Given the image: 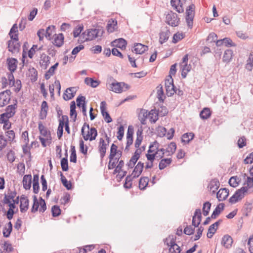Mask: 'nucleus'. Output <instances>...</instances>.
<instances>
[{
  "label": "nucleus",
  "mask_w": 253,
  "mask_h": 253,
  "mask_svg": "<svg viewBox=\"0 0 253 253\" xmlns=\"http://www.w3.org/2000/svg\"><path fill=\"white\" fill-rule=\"evenodd\" d=\"M82 135L84 140L89 139L90 141L94 140L97 135V131L96 128L89 127L88 124L84 123L81 130Z\"/></svg>",
  "instance_id": "obj_1"
},
{
  "label": "nucleus",
  "mask_w": 253,
  "mask_h": 253,
  "mask_svg": "<svg viewBox=\"0 0 253 253\" xmlns=\"http://www.w3.org/2000/svg\"><path fill=\"white\" fill-rule=\"evenodd\" d=\"M176 237L169 235L168 238L164 239V243L170 247L169 250V253H180V247L175 243Z\"/></svg>",
  "instance_id": "obj_2"
},
{
  "label": "nucleus",
  "mask_w": 253,
  "mask_h": 253,
  "mask_svg": "<svg viewBox=\"0 0 253 253\" xmlns=\"http://www.w3.org/2000/svg\"><path fill=\"white\" fill-rule=\"evenodd\" d=\"M118 146L115 144L113 143L111 145L110 148V153L109 156V162L108 165V169H112L115 167V162H112L114 158L116 156L120 155V157L122 156V152L120 150H118Z\"/></svg>",
  "instance_id": "obj_3"
},
{
  "label": "nucleus",
  "mask_w": 253,
  "mask_h": 253,
  "mask_svg": "<svg viewBox=\"0 0 253 253\" xmlns=\"http://www.w3.org/2000/svg\"><path fill=\"white\" fill-rule=\"evenodd\" d=\"M195 5L193 3L190 4L186 9V21L188 27L192 28L193 19L195 16Z\"/></svg>",
  "instance_id": "obj_4"
},
{
  "label": "nucleus",
  "mask_w": 253,
  "mask_h": 253,
  "mask_svg": "<svg viewBox=\"0 0 253 253\" xmlns=\"http://www.w3.org/2000/svg\"><path fill=\"white\" fill-rule=\"evenodd\" d=\"M100 31V30L96 29H90L86 30L82 34L83 39H84V41H82V42L91 41L98 36H101L103 34V31H101V35H99Z\"/></svg>",
  "instance_id": "obj_5"
},
{
  "label": "nucleus",
  "mask_w": 253,
  "mask_h": 253,
  "mask_svg": "<svg viewBox=\"0 0 253 253\" xmlns=\"http://www.w3.org/2000/svg\"><path fill=\"white\" fill-rule=\"evenodd\" d=\"M180 18L178 15L172 11H170L166 15V22L171 27L178 26L180 23Z\"/></svg>",
  "instance_id": "obj_6"
},
{
  "label": "nucleus",
  "mask_w": 253,
  "mask_h": 253,
  "mask_svg": "<svg viewBox=\"0 0 253 253\" xmlns=\"http://www.w3.org/2000/svg\"><path fill=\"white\" fill-rule=\"evenodd\" d=\"M110 89L116 93H121L128 90L130 86L125 83H112L110 84Z\"/></svg>",
  "instance_id": "obj_7"
},
{
  "label": "nucleus",
  "mask_w": 253,
  "mask_h": 253,
  "mask_svg": "<svg viewBox=\"0 0 253 253\" xmlns=\"http://www.w3.org/2000/svg\"><path fill=\"white\" fill-rule=\"evenodd\" d=\"M11 94L10 90L7 89L0 92V106L3 107L9 103L10 100V96Z\"/></svg>",
  "instance_id": "obj_8"
},
{
  "label": "nucleus",
  "mask_w": 253,
  "mask_h": 253,
  "mask_svg": "<svg viewBox=\"0 0 253 253\" xmlns=\"http://www.w3.org/2000/svg\"><path fill=\"white\" fill-rule=\"evenodd\" d=\"M8 51L12 53H18L20 50V43L16 41L9 40L7 42Z\"/></svg>",
  "instance_id": "obj_9"
},
{
  "label": "nucleus",
  "mask_w": 253,
  "mask_h": 253,
  "mask_svg": "<svg viewBox=\"0 0 253 253\" xmlns=\"http://www.w3.org/2000/svg\"><path fill=\"white\" fill-rule=\"evenodd\" d=\"M13 104L8 105L5 109V115H6L9 118L13 117L16 113V109L17 108V101L15 99Z\"/></svg>",
  "instance_id": "obj_10"
},
{
  "label": "nucleus",
  "mask_w": 253,
  "mask_h": 253,
  "mask_svg": "<svg viewBox=\"0 0 253 253\" xmlns=\"http://www.w3.org/2000/svg\"><path fill=\"white\" fill-rule=\"evenodd\" d=\"M202 213L200 209H196L193 216L192 224L194 227H198L202 220Z\"/></svg>",
  "instance_id": "obj_11"
},
{
  "label": "nucleus",
  "mask_w": 253,
  "mask_h": 253,
  "mask_svg": "<svg viewBox=\"0 0 253 253\" xmlns=\"http://www.w3.org/2000/svg\"><path fill=\"white\" fill-rule=\"evenodd\" d=\"M126 45V41L123 38L116 39L111 42V46L120 48L122 50H125Z\"/></svg>",
  "instance_id": "obj_12"
},
{
  "label": "nucleus",
  "mask_w": 253,
  "mask_h": 253,
  "mask_svg": "<svg viewBox=\"0 0 253 253\" xmlns=\"http://www.w3.org/2000/svg\"><path fill=\"white\" fill-rule=\"evenodd\" d=\"M38 128L40 134L46 138V140H51V133L49 130L47 129L42 124V122H40L38 124Z\"/></svg>",
  "instance_id": "obj_13"
},
{
  "label": "nucleus",
  "mask_w": 253,
  "mask_h": 253,
  "mask_svg": "<svg viewBox=\"0 0 253 253\" xmlns=\"http://www.w3.org/2000/svg\"><path fill=\"white\" fill-rule=\"evenodd\" d=\"M153 110H152L151 111L148 112L147 110L143 109L140 110L138 117L142 125H144L146 124V119L150 115H153Z\"/></svg>",
  "instance_id": "obj_14"
},
{
  "label": "nucleus",
  "mask_w": 253,
  "mask_h": 253,
  "mask_svg": "<svg viewBox=\"0 0 253 253\" xmlns=\"http://www.w3.org/2000/svg\"><path fill=\"white\" fill-rule=\"evenodd\" d=\"M106 102L103 101L101 102L100 110L101 114L104 117L105 122L107 123H111L112 119L110 117L109 113L106 111Z\"/></svg>",
  "instance_id": "obj_15"
},
{
  "label": "nucleus",
  "mask_w": 253,
  "mask_h": 253,
  "mask_svg": "<svg viewBox=\"0 0 253 253\" xmlns=\"http://www.w3.org/2000/svg\"><path fill=\"white\" fill-rule=\"evenodd\" d=\"M148 49V46L140 43H135L134 44L133 49L132 51L136 54H142Z\"/></svg>",
  "instance_id": "obj_16"
},
{
  "label": "nucleus",
  "mask_w": 253,
  "mask_h": 253,
  "mask_svg": "<svg viewBox=\"0 0 253 253\" xmlns=\"http://www.w3.org/2000/svg\"><path fill=\"white\" fill-rule=\"evenodd\" d=\"M160 151L162 152L161 154H160V153H159L158 152H155V153L153 154L148 153L146 155L147 160L150 161L151 163H153L156 157L159 159H162L165 154V149H160Z\"/></svg>",
  "instance_id": "obj_17"
},
{
  "label": "nucleus",
  "mask_w": 253,
  "mask_h": 253,
  "mask_svg": "<svg viewBox=\"0 0 253 253\" xmlns=\"http://www.w3.org/2000/svg\"><path fill=\"white\" fill-rule=\"evenodd\" d=\"M229 191L226 188H221L216 193V198L219 201L225 200L229 195Z\"/></svg>",
  "instance_id": "obj_18"
},
{
  "label": "nucleus",
  "mask_w": 253,
  "mask_h": 253,
  "mask_svg": "<svg viewBox=\"0 0 253 253\" xmlns=\"http://www.w3.org/2000/svg\"><path fill=\"white\" fill-rule=\"evenodd\" d=\"M107 144L102 138L99 139L98 151L100 153V158L102 159L105 156Z\"/></svg>",
  "instance_id": "obj_19"
},
{
  "label": "nucleus",
  "mask_w": 253,
  "mask_h": 253,
  "mask_svg": "<svg viewBox=\"0 0 253 253\" xmlns=\"http://www.w3.org/2000/svg\"><path fill=\"white\" fill-rule=\"evenodd\" d=\"M8 69L10 72H14L17 68V60L14 58H8L6 60Z\"/></svg>",
  "instance_id": "obj_20"
},
{
  "label": "nucleus",
  "mask_w": 253,
  "mask_h": 253,
  "mask_svg": "<svg viewBox=\"0 0 253 253\" xmlns=\"http://www.w3.org/2000/svg\"><path fill=\"white\" fill-rule=\"evenodd\" d=\"M144 168V163L139 162L135 167L131 175L134 178L138 177L142 173Z\"/></svg>",
  "instance_id": "obj_21"
},
{
  "label": "nucleus",
  "mask_w": 253,
  "mask_h": 253,
  "mask_svg": "<svg viewBox=\"0 0 253 253\" xmlns=\"http://www.w3.org/2000/svg\"><path fill=\"white\" fill-rule=\"evenodd\" d=\"M233 242V240L232 237L227 234L223 237L221 244L226 249H229L231 247Z\"/></svg>",
  "instance_id": "obj_22"
},
{
  "label": "nucleus",
  "mask_w": 253,
  "mask_h": 253,
  "mask_svg": "<svg viewBox=\"0 0 253 253\" xmlns=\"http://www.w3.org/2000/svg\"><path fill=\"white\" fill-rule=\"evenodd\" d=\"M18 27L16 24H14L11 28L9 35L11 40L18 42Z\"/></svg>",
  "instance_id": "obj_23"
},
{
  "label": "nucleus",
  "mask_w": 253,
  "mask_h": 253,
  "mask_svg": "<svg viewBox=\"0 0 253 253\" xmlns=\"http://www.w3.org/2000/svg\"><path fill=\"white\" fill-rule=\"evenodd\" d=\"M32 175L31 174L25 175L23 179V188L25 190H29L31 187Z\"/></svg>",
  "instance_id": "obj_24"
},
{
  "label": "nucleus",
  "mask_w": 253,
  "mask_h": 253,
  "mask_svg": "<svg viewBox=\"0 0 253 253\" xmlns=\"http://www.w3.org/2000/svg\"><path fill=\"white\" fill-rule=\"evenodd\" d=\"M48 110V106L47 102L46 101H43L41 105V111L40 115L41 119L43 120L46 118Z\"/></svg>",
  "instance_id": "obj_25"
},
{
  "label": "nucleus",
  "mask_w": 253,
  "mask_h": 253,
  "mask_svg": "<svg viewBox=\"0 0 253 253\" xmlns=\"http://www.w3.org/2000/svg\"><path fill=\"white\" fill-rule=\"evenodd\" d=\"M170 3L171 6L173 7L178 13H182L184 12V9L180 0H171Z\"/></svg>",
  "instance_id": "obj_26"
},
{
  "label": "nucleus",
  "mask_w": 253,
  "mask_h": 253,
  "mask_svg": "<svg viewBox=\"0 0 253 253\" xmlns=\"http://www.w3.org/2000/svg\"><path fill=\"white\" fill-rule=\"evenodd\" d=\"M66 91L68 94L64 93L63 98L65 100H68L72 99L74 97L76 90L75 89V87H72L68 88Z\"/></svg>",
  "instance_id": "obj_27"
},
{
  "label": "nucleus",
  "mask_w": 253,
  "mask_h": 253,
  "mask_svg": "<svg viewBox=\"0 0 253 253\" xmlns=\"http://www.w3.org/2000/svg\"><path fill=\"white\" fill-rule=\"evenodd\" d=\"M55 37L53 43L57 47H61L64 43V35L62 33H60L58 35H55Z\"/></svg>",
  "instance_id": "obj_28"
},
{
  "label": "nucleus",
  "mask_w": 253,
  "mask_h": 253,
  "mask_svg": "<svg viewBox=\"0 0 253 253\" xmlns=\"http://www.w3.org/2000/svg\"><path fill=\"white\" fill-rule=\"evenodd\" d=\"M220 185L218 180L214 178L211 180L209 185L208 187L212 191V194L215 193L216 191L218 189Z\"/></svg>",
  "instance_id": "obj_29"
},
{
  "label": "nucleus",
  "mask_w": 253,
  "mask_h": 253,
  "mask_svg": "<svg viewBox=\"0 0 253 253\" xmlns=\"http://www.w3.org/2000/svg\"><path fill=\"white\" fill-rule=\"evenodd\" d=\"M50 58L45 54L41 55V60L40 62V65L44 69H46L50 63Z\"/></svg>",
  "instance_id": "obj_30"
},
{
  "label": "nucleus",
  "mask_w": 253,
  "mask_h": 253,
  "mask_svg": "<svg viewBox=\"0 0 253 253\" xmlns=\"http://www.w3.org/2000/svg\"><path fill=\"white\" fill-rule=\"evenodd\" d=\"M224 204H219L214 209L211 215V218L212 219H215L224 210Z\"/></svg>",
  "instance_id": "obj_31"
},
{
  "label": "nucleus",
  "mask_w": 253,
  "mask_h": 253,
  "mask_svg": "<svg viewBox=\"0 0 253 253\" xmlns=\"http://www.w3.org/2000/svg\"><path fill=\"white\" fill-rule=\"evenodd\" d=\"M117 28V21L116 20L111 19L109 20L107 25V29L108 32L113 33Z\"/></svg>",
  "instance_id": "obj_32"
},
{
  "label": "nucleus",
  "mask_w": 253,
  "mask_h": 253,
  "mask_svg": "<svg viewBox=\"0 0 253 253\" xmlns=\"http://www.w3.org/2000/svg\"><path fill=\"white\" fill-rule=\"evenodd\" d=\"M233 56V52L231 49H227L224 51L222 60L224 62L228 63L230 62Z\"/></svg>",
  "instance_id": "obj_33"
},
{
  "label": "nucleus",
  "mask_w": 253,
  "mask_h": 253,
  "mask_svg": "<svg viewBox=\"0 0 253 253\" xmlns=\"http://www.w3.org/2000/svg\"><path fill=\"white\" fill-rule=\"evenodd\" d=\"M176 149V145L175 142H171L166 148L165 149V153H168L166 155L167 156H171L173 154H174Z\"/></svg>",
  "instance_id": "obj_34"
},
{
  "label": "nucleus",
  "mask_w": 253,
  "mask_h": 253,
  "mask_svg": "<svg viewBox=\"0 0 253 253\" xmlns=\"http://www.w3.org/2000/svg\"><path fill=\"white\" fill-rule=\"evenodd\" d=\"M169 30L167 29L165 32L162 31L160 33L159 42L161 44L165 42L169 39Z\"/></svg>",
  "instance_id": "obj_35"
},
{
  "label": "nucleus",
  "mask_w": 253,
  "mask_h": 253,
  "mask_svg": "<svg viewBox=\"0 0 253 253\" xmlns=\"http://www.w3.org/2000/svg\"><path fill=\"white\" fill-rule=\"evenodd\" d=\"M172 162L171 158L162 159L159 163V168L160 170L164 169L167 166L169 165Z\"/></svg>",
  "instance_id": "obj_36"
},
{
  "label": "nucleus",
  "mask_w": 253,
  "mask_h": 253,
  "mask_svg": "<svg viewBox=\"0 0 253 253\" xmlns=\"http://www.w3.org/2000/svg\"><path fill=\"white\" fill-rule=\"evenodd\" d=\"M159 143L155 140L152 143H151L149 147V149L148 150V153H155V152H158L160 151V149H159Z\"/></svg>",
  "instance_id": "obj_37"
},
{
  "label": "nucleus",
  "mask_w": 253,
  "mask_h": 253,
  "mask_svg": "<svg viewBox=\"0 0 253 253\" xmlns=\"http://www.w3.org/2000/svg\"><path fill=\"white\" fill-rule=\"evenodd\" d=\"M76 108L75 101H72L70 104V116L71 118H73V122H75L77 119V113L76 111Z\"/></svg>",
  "instance_id": "obj_38"
},
{
  "label": "nucleus",
  "mask_w": 253,
  "mask_h": 253,
  "mask_svg": "<svg viewBox=\"0 0 253 253\" xmlns=\"http://www.w3.org/2000/svg\"><path fill=\"white\" fill-rule=\"evenodd\" d=\"M194 134L192 132L185 133L182 135L181 140L182 142L189 143L193 139Z\"/></svg>",
  "instance_id": "obj_39"
},
{
  "label": "nucleus",
  "mask_w": 253,
  "mask_h": 253,
  "mask_svg": "<svg viewBox=\"0 0 253 253\" xmlns=\"http://www.w3.org/2000/svg\"><path fill=\"white\" fill-rule=\"evenodd\" d=\"M149 182L148 177H141L139 181V187L141 190H144L147 186Z\"/></svg>",
  "instance_id": "obj_40"
},
{
  "label": "nucleus",
  "mask_w": 253,
  "mask_h": 253,
  "mask_svg": "<svg viewBox=\"0 0 253 253\" xmlns=\"http://www.w3.org/2000/svg\"><path fill=\"white\" fill-rule=\"evenodd\" d=\"M211 116V112L209 108H204L200 114V116L203 120H206L208 119Z\"/></svg>",
  "instance_id": "obj_41"
},
{
  "label": "nucleus",
  "mask_w": 253,
  "mask_h": 253,
  "mask_svg": "<svg viewBox=\"0 0 253 253\" xmlns=\"http://www.w3.org/2000/svg\"><path fill=\"white\" fill-rule=\"evenodd\" d=\"M84 83L92 87H96L99 85V82L97 80H94L92 78L88 77L85 79Z\"/></svg>",
  "instance_id": "obj_42"
},
{
  "label": "nucleus",
  "mask_w": 253,
  "mask_h": 253,
  "mask_svg": "<svg viewBox=\"0 0 253 253\" xmlns=\"http://www.w3.org/2000/svg\"><path fill=\"white\" fill-rule=\"evenodd\" d=\"M29 77H31L32 82H36L38 79V72L34 67L30 68L28 69Z\"/></svg>",
  "instance_id": "obj_43"
},
{
  "label": "nucleus",
  "mask_w": 253,
  "mask_h": 253,
  "mask_svg": "<svg viewBox=\"0 0 253 253\" xmlns=\"http://www.w3.org/2000/svg\"><path fill=\"white\" fill-rule=\"evenodd\" d=\"M7 228L6 227H4L2 233L3 236L6 238L9 237L12 230V224L10 221L7 223Z\"/></svg>",
  "instance_id": "obj_44"
},
{
  "label": "nucleus",
  "mask_w": 253,
  "mask_h": 253,
  "mask_svg": "<svg viewBox=\"0 0 253 253\" xmlns=\"http://www.w3.org/2000/svg\"><path fill=\"white\" fill-rule=\"evenodd\" d=\"M246 68L249 71H251L253 68V51H251L246 65Z\"/></svg>",
  "instance_id": "obj_45"
},
{
  "label": "nucleus",
  "mask_w": 253,
  "mask_h": 253,
  "mask_svg": "<svg viewBox=\"0 0 253 253\" xmlns=\"http://www.w3.org/2000/svg\"><path fill=\"white\" fill-rule=\"evenodd\" d=\"M248 191V188L244 186L237 190L234 193L240 200L242 199L245 196V193Z\"/></svg>",
  "instance_id": "obj_46"
},
{
  "label": "nucleus",
  "mask_w": 253,
  "mask_h": 253,
  "mask_svg": "<svg viewBox=\"0 0 253 253\" xmlns=\"http://www.w3.org/2000/svg\"><path fill=\"white\" fill-rule=\"evenodd\" d=\"M247 177V180L244 182V185H247L245 187H247L248 190L249 189L253 188V177L248 176L246 173L244 174V177Z\"/></svg>",
  "instance_id": "obj_47"
},
{
  "label": "nucleus",
  "mask_w": 253,
  "mask_h": 253,
  "mask_svg": "<svg viewBox=\"0 0 253 253\" xmlns=\"http://www.w3.org/2000/svg\"><path fill=\"white\" fill-rule=\"evenodd\" d=\"M134 178L132 175H128L126 177L124 187L126 189H130L132 187V181Z\"/></svg>",
  "instance_id": "obj_48"
},
{
  "label": "nucleus",
  "mask_w": 253,
  "mask_h": 253,
  "mask_svg": "<svg viewBox=\"0 0 253 253\" xmlns=\"http://www.w3.org/2000/svg\"><path fill=\"white\" fill-rule=\"evenodd\" d=\"M68 154L67 150H66V157L62 158L61 160V166L63 171H66L68 170Z\"/></svg>",
  "instance_id": "obj_49"
},
{
  "label": "nucleus",
  "mask_w": 253,
  "mask_h": 253,
  "mask_svg": "<svg viewBox=\"0 0 253 253\" xmlns=\"http://www.w3.org/2000/svg\"><path fill=\"white\" fill-rule=\"evenodd\" d=\"M29 200L26 199V201H21L20 205V211L22 213L26 212L29 208Z\"/></svg>",
  "instance_id": "obj_50"
},
{
  "label": "nucleus",
  "mask_w": 253,
  "mask_h": 253,
  "mask_svg": "<svg viewBox=\"0 0 253 253\" xmlns=\"http://www.w3.org/2000/svg\"><path fill=\"white\" fill-rule=\"evenodd\" d=\"M211 207V203H210L209 202H206L204 204L202 211L203 215L204 216H206L209 214Z\"/></svg>",
  "instance_id": "obj_51"
},
{
  "label": "nucleus",
  "mask_w": 253,
  "mask_h": 253,
  "mask_svg": "<svg viewBox=\"0 0 253 253\" xmlns=\"http://www.w3.org/2000/svg\"><path fill=\"white\" fill-rule=\"evenodd\" d=\"M64 126V122H63L62 121H59V124L57 131V137L59 139H60L63 135Z\"/></svg>",
  "instance_id": "obj_52"
},
{
  "label": "nucleus",
  "mask_w": 253,
  "mask_h": 253,
  "mask_svg": "<svg viewBox=\"0 0 253 253\" xmlns=\"http://www.w3.org/2000/svg\"><path fill=\"white\" fill-rule=\"evenodd\" d=\"M52 215L53 217H57L60 215L61 210L57 205H54L51 208Z\"/></svg>",
  "instance_id": "obj_53"
},
{
  "label": "nucleus",
  "mask_w": 253,
  "mask_h": 253,
  "mask_svg": "<svg viewBox=\"0 0 253 253\" xmlns=\"http://www.w3.org/2000/svg\"><path fill=\"white\" fill-rule=\"evenodd\" d=\"M166 89V94L168 96H172L176 92L175 87L174 85H169L165 86Z\"/></svg>",
  "instance_id": "obj_54"
},
{
  "label": "nucleus",
  "mask_w": 253,
  "mask_h": 253,
  "mask_svg": "<svg viewBox=\"0 0 253 253\" xmlns=\"http://www.w3.org/2000/svg\"><path fill=\"white\" fill-rule=\"evenodd\" d=\"M157 94L159 100L161 102H163L164 99L165 98V96H164V98H163V97L164 96V93L163 89V87L161 84H160L157 86Z\"/></svg>",
  "instance_id": "obj_55"
},
{
  "label": "nucleus",
  "mask_w": 253,
  "mask_h": 253,
  "mask_svg": "<svg viewBox=\"0 0 253 253\" xmlns=\"http://www.w3.org/2000/svg\"><path fill=\"white\" fill-rule=\"evenodd\" d=\"M84 26L83 24H79L73 31V35L75 38L78 37L81 32L83 30Z\"/></svg>",
  "instance_id": "obj_56"
},
{
  "label": "nucleus",
  "mask_w": 253,
  "mask_h": 253,
  "mask_svg": "<svg viewBox=\"0 0 253 253\" xmlns=\"http://www.w3.org/2000/svg\"><path fill=\"white\" fill-rule=\"evenodd\" d=\"M195 227L193 225H187L184 228L183 232L186 235H191L194 233Z\"/></svg>",
  "instance_id": "obj_57"
},
{
  "label": "nucleus",
  "mask_w": 253,
  "mask_h": 253,
  "mask_svg": "<svg viewBox=\"0 0 253 253\" xmlns=\"http://www.w3.org/2000/svg\"><path fill=\"white\" fill-rule=\"evenodd\" d=\"M238 178L237 176L231 177L229 180V185L233 187H236L239 183V181L238 180Z\"/></svg>",
  "instance_id": "obj_58"
},
{
  "label": "nucleus",
  "mask_w": 253,
  "mask_h": 253,
  "mask_svg": "<svg viewBox=\"0 0 253 253\" xmlns=\"http://www.w3.org/2000/svg\"><path fill=\"white\" fill-rule=\"evenodd\" d=\"M184 36L182 33H177L174 34L172 38V42L174 43H177L178 41L183 39Z\"/></svg>",
  "instance_id": "obj_59"
},
{
  "label": "nucleus",
  "mask_w": 253,
  "mask_h": 253,
  "mask_svg": "<svg viewBox=\"0 0 253 253\" xmlns=\"http://www.w3.org/2000/svg\"><path fill=\"white\" fill-rule=\"evenodd\" d=\"M223 41L224 45L227 47L235 46L236 44L233 42L232 40L229 38H225L222 39Z\"/></svg>",
  "instance_id": "obj_60"
},
{
  "label": "nucleus",
  "mask_w": 253,
  "mask_h": 253,
  "mask_svg": "<svg viewBox=\"0 0 253 253\" xmlns=\"http://www.w3.org/2000/svg\"><path fill=\"white\" fill-rule=\"evenodd\" d=\"M88 148L84 144V142L82 139L80 140V151L84 155H86L87 152Z\"/></svg>",
  "instance_id": "obj_61"
},
{
  "label": "nucleus",
  "mask_w": 253,
  "mask_h": 253,
  "mask_svg": "<svg viewBox=\"0 0 253 253\" xmlns=\"http://www.w3.org/2000/svg\"><path fill=\"white\" fill-rule=\"evenodd\" d=\"M217 39V36L216 34L214 33H210L207 39V41L209 42H215Z\"/></svg>",
  "instance_id": "obj_62"
},
{
  "label": "nucleus",
  "mask_w": 253,
  "mask_h": 253,
  "mask_svg": "<svg viewBox=\"0 0 253 253\" xmlns=\"http://www.w3.org/2000/svg\"><path fill=\"white\" fill-rule=\"evenodd\" d=\"M3 251L5 252L10 253L13 251V248L10 243L5 241L3 244Z\"/></svg>",
  "instance_id": "obj_63"
},
{
  "label": "nucleus",
  "mask_w": 253,
  "mask_h": 253,
  "mask_svg": "<svg viewBox=\"0 0 253 253\" xmlns=\"http://www.w3.org/2000/svg\"><path fill=\"white\" fill-rule=\"evenodd\" d=\"M238 146L239 148H242L246 145V138L245 136H242L238 140Z\"/></svg>",
  "instance_id": "obj_64"
}]
</instances>
